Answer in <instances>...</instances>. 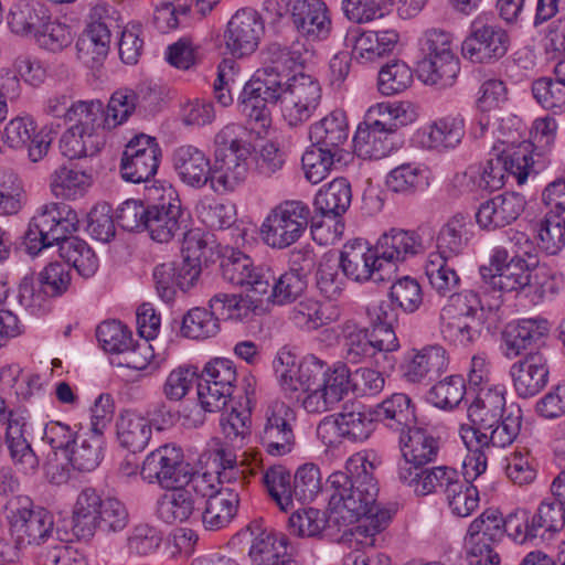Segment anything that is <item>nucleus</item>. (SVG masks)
Masks as SVG:
<instances>
[{
	"label": "nucleus",
	"instance_id": "f257e3e1",
	"mask_svg": "<svg viewBox=\"0 0 565 565\" xmlns=\"http://www.w3.org/2000/svg\"><path fill=\"white\" fill-rule=\"evenodd\" d=\"M280 103L284 119L290 127L309 120L321 103V87L312 76L299 73L291 77L273 71H257L239 95V111L249 129L263 136L271 124L269 104Z\"/></svg>",
	"mask_w": 565,
	"mask_h": 565
},
{
	"label": "nucleus",
	"instance_id": "f03ea898",
	"mask_svg": "<svg viewBox=\"0 0 565 565\" xmlns=\"http://www.w3.org/2000/svg\"><path fill=\"white\" fill-rule=\"evenodd\" d=\"M373 470L374 465L365 456L356 454L347 460L344 470L331 473L327 482L332 509L337 512L345 510L355 520L370 513L379 493Z\"/></svg>",
	"mask_w": 565,
	"mask_h": 565
},
{
	"label": "nucleus",
	"instance_id": "7ed1b4c3",
	"mask_svg": "<svg viewBox=\"0 0 565 565\" xmlns=\"http://www.w3.org/2000/svg\"><path fill=\"white\" fill-rule=\"evenodd\" d=\"M77 213L63 202H50L41 205L31 218L24 234L25 250L38 255L78 230Z\"/></svg>",
	"mask_w": 565,
	"mask_h": 565
},
{
	"label": "nucleus",
	"instance_id": "20e7f679",
	"mask_svg": "<svg viewBox=\"0 0 565 565\" xmlns=\"http://www.w3.org/2000/svg\"><path fill=\"white\" fill-rule=\"evenodd\" d=\"M420 60L417 70L425 84L440 88L451 86L460 71L448 33L440 30H428L419 41Z\"/></svg>",
	"mask_w": 565,
	"mask_h": 565
},
{
	"label": "nucleus",
	"instance_id": "39448f33",
	"mask_svg": "<svg viewBox=\"0 0 565 565\" xmlns=\"http://www.w3.org/2000/svg\"><path fill=\"white\" fill-rule=\"evenodd\" d=\"M376 422L373 407L350 402L342 406L341 412L324 417L318 424L317 435L328 446L342 440L363 443L374 431Z\"/></svg>",
	"mask_w": 565,
	"mask_h": 565
},
{
	"label": "nucleus",
	"instance_id": "423d86ee",
	"mask_svg": "<svg viewBox=\"0 0 565 565\" xmlns=\"http://www.w3.org/2000/svg\"><path fill=\"white\" fill-rule=\"evenodd\" d=\"M483 316L481 301L476 294L466 291L452 295L440 311L441 333L455 344L469 345L480 335Z\"/></svg>",
	"mask_w": 565,
	"mask_h": 565
},
{
	"label": "nucleus",
	"instance_id": "0eeeda50",
	"mask_svg": "<svg viewBox=\"0 0 565 565\" xmlns=\"http://www.w3.org/2000/svg\"><path fill=\"white\" fill-rule=\"evenodd\" d=\"M311 220L308 204L300 200H286L269 211L262 224L260 234L268 246L284 249L301 238Z\"/></svg>",
	"mask_w": 565,
	"mask_h": 565
},
{
	"label": "nucleus",
	"instance_id": "6e6552de",
	"mask_svg": "<svg viewBox=\"0 0 565 565\" xmlns=\"http://www.w3.org/2000/svg\"><path fill=\"white\" fill-rule=\"evenodd\" d=\"M535 262L514 255L509 259V253L503 247L494 248L489 265L479 269L486 290L525 292Z\"/></svg>",
	"mask_w": 565,
	"mask_h": 565
},
{
	"label": "nucleus",
	"instance_id": "1a4fd4ad",
	"mask_svg": "<svg viewBox=\"0 0 565 565\" xmlns=\"http://www.w3.org/2000/svg\"><path fill=\"white\" fill-rule=\"evenodd\" d=\"M146 231L151 239L159 243L183 237L190 231V213L182 207L181 200L171 185L163 189L158 202L149 204Z\"/></svg>",
	"mask_w": 565,
	"mask_h": 565
},
{
	"label": "nucleus",
	"instance_id": "9d476101",
	"mask_svg": "<svg viewBox=\"0 0 565 565\" xmlns=\"http://www.w3.org/2000/svg\"><path fill=\"white\" fill-rule=\"evenodd\" d=\"M339 262L343 276L356 282L382 284L392 280L394 276L393 266L384 264L376 247L369 246L361 238L343 245Z\"/></svg>",
	"mask_w": 565,
	"mask_h": 565
},
{
	"label": "nucleus",
	"instance_id": "9b49d317",
	"mask_svg": "<svg viewBox=\"0 0 565 565\" xmlns=\"http://www.w3.org/2000/svg\"><path fill=\"white\" fill-rule=\"evenodd\" d=\"M237 379L233 361L215 358L207 362L198 379V398L205 412H220L226 405L234 392Z\"/></svg>",
	"mask_w": 565,
	"mask_h": 565
},
{
	"label": "nucleus",
	"instance_id": "f8f14e48",
	"mask_svg": "<svg viewBox=\"0 0 565 565\" xmlns=\"http://www.w3.org/2000/svg\"><path fill=\"white\" fill-rule=\"evenodd\" d=\"M509 42L505 30L479 15L471 22L469 34L461 44V53L472 63L489 64L507 54Z\"/></svg>",
	"mask_w": 565,
	"mask_h": 565
},
{
	"label": "nucleus",
	"instance_id": "ddd939ff",
	"mask_svg": "<svg viewBox=\"0 0 565 565\" xmlns=\"http://www.w3.org/2000/svg\"><path fill=\"white\" fill-rule=\"evenodd\" d=\"M141 475L143 479L156 481L164 489H175L190 480V465L184 461L180 447L167 444L146 457Z\"/></svg>",
	"mask_w": 565,
	"mask_h": 565
},
{
	"label": "nucleus",
	"instance_id": "4468645a",
	"mask_svg": "<svg viewBox=\"0 0 565 565\" xmlns=\"http://www.w3.org/2000/svg\"><path fill=\"white\" fill-rule=\"evenodd\" d=\"M11 533L15 536V551L24 544L47 546L62 535H67L54 524L53 514L43 509H21L11 519Z\"/></svg>",
	"mask_w": 565,
	"mask_h": 565
},
{
	"label": "nucleus",
	"instance_id": "2eb2a0df",
	"mask_svg": "<svg viewBox=\"0 0 565 565\" xmlns=\"http://www.w3.org/2000/svg\"><path fill=\"white\" fill-rule=\"evenodd\" d=\"M161 149L154 137L139 134L125 147L120 161V173L125 181L131 183L147 182L159 168Z\"/></svg>",
	"mask_w": 565,
	"mask_h": 565
},
{
	"label": "nucleus",
	"instance_id": "dca6fc26",
	"mask_svg": "<svg viewBox=\"0 0 565 565\" xmlns=\"http://www.w3.org/2000/svg\"><path fill=\"white\" fill-rule=\"evenodd\" d=\"M296 420L294 409L284 402H275L265 413V424L259 431V443L271 456L291 452L296 437L292 424Z\"/></svg>",
	"mask_w": 565,
	"mask_h": 565
},
{
	"label": "nucleus",
	"instance_id": "f3484780",
	"mask_svg": "<svg viewBox=\"0 0 565 565\" xmlns=\"http://www.w3.org/2000/svg\"><path fill=\"white\" fill-rule=\"evenodd\" d=\"M53 128L43 127L36 131L35 121L31 116H17L3 128L2 142L10 149H28V157L32 162L42 160L53 141Z\"/></svg>",
	"mask_w": 565,
	"mask_h": 565
},
{
	"label": "nucleus",
	"instance_id": "a211bd4d",
	"mask_svg": "<svg viewBox=\"0 0 565 565\" xmlns=\"http://www.w3.org/2000/svg\"><path fill=\"white\" fill-rule=\"evenodd\" d=\"M223 278L234 286L247 287L255 296H264L270 289L273 273L270 269L256 267L253 259L245 253L230 248L221 260Z\"/></svg>",
	"mask_w": 565,
	"mask_h": 565
},
{
	"label": "nucleus",
	"instance_id": "6ab92c4d",
	"mask_svg": "<svg viewBox=\"0 0 565 565\" xmlns=\"http://www.w3.org/2000/svg\"><path fill=\"white\" fill-rule=\"evenodd\" d=\"M395 115L388 122L374 120L358 126L353 136L354 152L363 159L379 160L386 157L394 148V135L406 121L401 119L399 108L394 110Z\"/></svg>",
	"mask_w": 565,
	"mask_h": 565
},
{
	"label": "nucleus",
	"instance_id": "aec40b11",
	"mask_svg": "<svg viewBox=\"0 0 565 565\" xmlns=\"http://www.w3.org/2000/svg\"><path fill=\"white\" fill-rule=\"evenodd\" d=\"M508 408L504 395L488 391L479 395L468 408L470 426L460 427V436L468 449L478 446L481 435L495 426Z\"/></svg>",
	"mask_w": 565,
	"mask_h": 565
},
{
	"label": "nucleus",
	"instance_id": "412c9836",
	"mask_svg": "<svg viewBox=\"0 0 565 565\" xmlns=\"http://www.w3.org/2000/svg\"><path fill=\"white\" fill-rule=\"evenodd\" d=\"M239 535L252 537L248 556L253 565H299L287 552L288 539L263 530L259 521L250 522Z\"/></svg>",
	"mask_w": 565,
	"mask_h": 565
},
{
	"label": "nucleus",
	"instance_id": "4be33fe9",
	"mask_svg": "<svg viewBox=\"0 0 565 565\" xmlns=\"http://www.w3.org/2000/svg\"><path fill=\"white\" fill-rule=\"evenodd\" d=\"M264 30V22L256 10L241 9L227 23L224 33L226 49L236 57L249 55L258 47Z\"/></svg>",
	"mask_w": 565,
	"mask_h": 565
},
{
	"label": "nucleus",
	"instance_id": "5701e85b",
	"mask_svg": "<svg viewBox=\"0 0 565 565\" xmlns=\"http://www.w3.org/2000/svg\"><path fill=\"white\" fill-rule=\"evenodd\" d=\"M548 330V322L543 318L521 319L509 323L502 332L504 355L513 359L522 354L526 356L527 352L539 349L546 351L544 339Z\"/></svg>",
	"mask_w": 565,
	"mask_h": 565
},
{
	"label": "nucleus",
	"instance_id": "b1692460",
	"mask_svg": "<svg viewBox=\"0 0 565 565\" xmlns=\"http://www.w3.org/2000/svg\"><path fill=\"white\" fill-rule=\"evenodd\" d=\"M513 387L519 397L529 398L539 394L547 384L550 375L545 350L530 351L510 369Z\"/></svg>",
	"mask_w": 565,
	"mask_h": 565
},
{
	"label": "nucleus",
	"instance_id": "393cba45",
	"mask_svg": "<svg viewBox=\"0 0 565 565\" xmlns=\"http://www.w3.org/2000/svg\"><path fill=\"white\" fill-rule=\"evenodd\" d=\"M526 201L515 192H505L482 202L476 212L477 224L488 231L510 225L524 211Z\"/></svg>",
	"mask_w": 565,
	"mask_h": 565
},
{
	"label": "nucleus",
	"instance_id": "a878e982",
	"mask_svg": "<svg viewBox=\"0 0 565 565\" xmlns=\"http://www.w3.org/2000/svg\"><path fill=\"white\" fill-rule=\"evenodd\" d=\"M448 364L446 350L438 344L413 349L405 358L403 376L411 383L433 381L446 372Z\"/></svg>",
	"mask_w": 565,
	"mask_h": 565
},
{
	"label": "nucleus",
	"instance_id": "bb28decb",
	"mask_svg": "<svg viewBox=\"0 0 565 565\" xmlns=\"http://www.w3.org/2000/svg\"><path fill=\"white\" fill-rule=\"evenodd\" d=\"M350 128L347 115L341 109H335L310 125L309 139L311 146L342 156L344 146L349 141Z\"/></svg>",
	"mask_w": 565,
	"mask_h": 565
},
{
	"label": "nucleus",
	"instance_id": "cd10ccee",
	"mask_svg": "<svg viewBox=\"0 0 565 565\" xmlns=\"http://www.w3.org/2000/svg\"><path fill=\"white\" fill-rule=\"evenodd\" d=\"M397 475L399 481L412 487L418 495H427L439 489L446 492L459 477L457 470L447 466H398Z\"/></svg>",
	"mask_w": 565,
	"mask_h": 565
},
{
	"label": "nucleus",
	"instance_id": "c85d7f7f",
	"mask_svg": "<svg viewBox=\"0 0 565 565\" xmlns=\"http://www.w3.org/2000/svg\"><path fill=\"white\" fill-rule=\"evenodd\" d=\"M291 18L297 30L310 40H324L331 21L322 0H292Z\"/></svg>",
	"mask_w": 565,
	"mask_h": 565
},
{
	"label": "nucleus",
	"instance_id": "c756f323",
	"mask_svg": "<svg viewBox=\"0 0 565 565\" xmlns=\"http://www.w3.org/2000/svg\"><path fill=\"white\" fill-rule=\"evenodd\" d=\"M173 168L181 181L193 188H202L211 180L212 166L207 156L198 147L183 145L172 157Z\"/></svg>",
	"mask_w": 565,
	"mask_h": 565
},
{
	"label": "nucleus",
	"instance_id": "7c9ffc66",
	"mask_svg": "<svg viewBox=\"0 0 565 565\" xmlns=\"http://www.w3.org/2000/svg\"><path fill=\"white\" fill-rule=\"evenodd\" d=\"M404 462L399 466L422 467L436 460L440 446L439 440L427 429L416 425L399 437Z\"/></svg>",
	"mask_w": 565,
	"mask_h": 565
},
{
	"label": "nucleus",
	"instance_id": "2f4dec72",
	"mask_svg": "<svg viewBox=\"0 0 565 565\" xmlns=\"http://www.w3.org/2000/svg\"><path fill=\"white\" fill-rule=\"evenodd\" d=\"M375 247L381 260L393 266L394 271L396 263H403L424 250L422 238L416 232L395 228L384 233Z\"/></svg>",
	"mask_w": 565,
	"mask_h": 565
},
{
	"label": "nucleus",
	"instance_id": "473e14b6",
	"mask_svg": "<svg viewBox=\"0 0 565 565\" xmlns=\"http://www.w3.org/2000/svg\"><path fill=\"white\" fill-rule=\"evenodd\" d=\"M239 505L237 488L222 487L214 495L204 501L201 514L202 524L207 531H218L226 527L236 516Z\"/></svg>",
	"mask_w": 565,
	"mask_h": 565
},
{
	"label": "nucleus",
	"instance_id": "72a5a7b5",
	"mask_svg": "<svg viewBox=\"0 0 565 565\" xmlns=\"http://www.w3.org/2000/svg\"><path fill=\"white\" fill-rule=\"evenodd\" d=\"M247 172V154H235L233 151L216 152L210 181L216 192H231L244 183Z\"/></svg>",
	"mask_w": 565,
	"mask_h": 565
},
{
	"label": "nucleus",
	"instance_id": "f704fd0d",
	"mask_svg": "<svg viewBox=\"0 0 565 565\" xmlns=\"http://www.w3.org/2000/svg\"><path fill=\"white\" fill-rule=\"evenodd\" d=\"M51 19L50 10L35 0H20L14 3L8 14L10 30L22 36L35 35Z\"/></svg>",
	"mask_w": 565,
	"mask_h": 565
},
{
	"label": "nucleus",
	"instance_id": "c9c22d12",
	"mask_svg": "<svg viewBox=\"0 0 565 565\" xmlns=\"http://www.w3.org/2000/svg\"><path fill=\"white\" fill-rule=\"evenodd\" d=\"M376 420L403 434L416 425L415 406L403 393H395L373 407Z\"/></svg>",
	"mask_w": 565,
	"mask_h": 565
},
{
	"label": "nucleus",
	"instance_id": "e433bc0d",
	"mask_svg": "<svg viewBox=\"0 0 565 565\" xmlns=\"http://www.w3.org/2000/svg\"><path fill=\"white\" fill-rule=\"evenodd\" d=\"M103 500L93 488H85L78 494L72 515V531L77 539L88 540L94 536Z\"/></svg>",
	"mask_w": 565,
	"mask_h": 565
},
{
	"label": "nucleus",
	"instance_id": "4c0bfd02",
	"mask_svg": "<svg viewBox=\"0 0 565 565\" xmlns=\"http://www.w3.org/2000/svg\"><path fill=\"white\" fill-rule=\"evenodd\" d=\"M110 39L105 26L87 24L76 42L77 58L89 68L100 66L108 55Z\"/></svg>",
	"mask_w": 565,
	"mask_h": 565
},
{
	"label": "nucleus",
	"instance_id": "58836bf2",
	"mask_svg": "<svg viewBox=\"0 0 565 565\" xmlns=\"http://www.w3.org/2000/svg\"><path fill=\"white\" fill-rule=\"evenodd\" d=\"M342 356L344 364H359L367 358H375L367 328L359 326L353 320H347L341 326Z\"/></svg>",
	"mask_w": 565,
	"mask_h": 565
},
{
	"label": "nucleus",
	"instance_id": "ea45409f",
	"mask_svg": "<svg viewBox=\"0 0 565 565\" xmlns=\"http://www.w3.org/2000/svg\"><path fill=\"white\" fill-rule=\"evenodd\" d=\"M116 431L120 446L137 452L143 450L149 444L152 427L147 418L125 412L117 419Z\"/></svg>",
	"mask_w": 565,
	"mask_h": 565
},
{
	"label": "nucleus",
	"instance_id": "a19ab883",
	"mask_svg": "<svg viewBox=\"0 0 565 565\" xmlns=\"http://www.w3.org/2000/svg\"><path fill=\"white\" fill-rule=\"evenodd\" d=\"M163 494L157 504V515L167 524L184 522L198 509V502L190 489L178 487Z\"/></svg>",
	"mask_w": 565,
	"mask_h": 565
},
{
	"label": "nucleus",
	"instance_id": "79ce46f5",
	"mask_svg": "<svg viewBox=\"0 0 565 565\" xmlns=\"http://www.w3.org/2000/svg\"><path fill=\"white\" fill-rule=\"evenodd\" d=\"M351 199L349 181L344 178H337L319 190L315 198V207L323 216L337 217L347 212Z\"/></svg>",
	"mask_w": 565,
	"mask_h": 565
},
{
	"label": "nucleus",
	"instance_id": "37998d69",
	"mask_svg": "<svg viewBox=\"0 0 565 565\" xmlns=\"http://www.w3.org/2000/svg\"><path fill=\"white\" fill-rule=\"evenodd\" d=\"M103 436L96 428L90 435L79 436L66 458L74 469L83 472L95 470L103 459Z\"/></svg>",
	"mask_w": 565,
	"mask_h": 565
},
{
	"label": "nucleus",
	"instance_id": "c03bdc74",
	"mask_svg": "<svg viewBox=\"0 0 565 565\" xmlns=\"http://www.w3.org/2000/svg\"><path fill=\"white\" fill-rule=\"evenodd\" d=\"M522 425V411L519 406L511 405L503 414L500 422L492 426L487 434L481 435L478 446L503 448L511 445L520 434Z\"/></svg>",
	"mask_w": 565,
	"mask_h": 565
},
{
	"label": "nucleus",
	"instance_id": "a18cd8bd",
	"mask_svg": "<svg viewBox=\"0 0 565 565\" xmlns=\"http://www.w3.org/2000/svg\"><path fill=\"white\" fill-rule=\"evenodd\" d=\"M262 482L281 511L294 509L292 477L284 466H271L262 473Z\"/></svg>",
	"mask_w": 565,
	"mask_h": 565
},
{
	"label": "nucleus",
	"instance_id": "49530a36",
	"mask_svg": "<svg viewBox=\"0 0 565 565\" xmlns=\"http://www.w3.org/2000/svg\"><path fill=\"white\" fill-rule=\"evenodd\" d=\"M466 234V217L458 213L450 217L440 228L437 239V253L441 258L451 259L463 253L468 245Z\"/></svg>",
	"mask_w": 565,
	"mask_h": 565
},
{
	"label": "nucleus",
	"instance_id": "de8ad7c7",
	"mask_svg": "<svg viewBox=\"0 0 565 565\" xmlns=\"http://www.w3.org/2000/svg\"><path fill=\"white\" fill-rule=\"evenodd\" d=\"M531 518L536 539L550 540L565 525V505L553 498H546Z\"/></svg>",
	"mask_w": 565,
	"mask_h": 565
},
{
	"label": "nucleus",
	"instance_id": "09e8293b",
	"mask_svg": "<svg viewBox=\"0 0 565 565\" xmlns=\"http://www.w3.org/2000/svg\"><path fill=\"white\" fill-rule=\"evenodd\" d=\"M105 110L99 100L77 102L72 104L67 122H74L71 127L78 128L79 132L88 135H104Z\"/></svg>",
	"mask_w": 565,
	"mask_h": 565
},
{
	"label": "nucleus",
	"instance_id": "8fccbe9b",
	"mask_svg": "<svg viewBox=\"0 0 565 565\" xmlns=\"http://www.w3.org/2000/svg\"><path fill=\"white\" fill-rule=\"evenodd\" d=\"M60 256L67 265H73L81 274L89 276L96 268V257L85 241L77 236L66 235L55 242Z\"/></svg>",
	"mask_w": 565,
	"mask_h": 565
},
{
	"label": "nucleus",
	"instance_id": "3c124183",
	"mask_svg": "<svg viewBox=\"0 0 565 565\" xmlns=\"http://www.w3.org/2000/svg\"><path fill=\"white\" fill-rule=\"evenodd\" d=\"M90 184V177L84 171L62 166L51 175V191L56 198L66 200L82 195Z\"/></svg>",
	"mask_w": 565,
	"mask_h": 565
},
{
	"label": "nucleus",
	"instance_id": "603ef678",
	"mask_svg": "<svg viewBox=\"0 0 565 565\" xmlns=\"http://www.w3.org/2000/svg\"><path fill=\"white\" fill-rule=\"evenodd\" d=\"M268 294H264L274 305H288L300 298L308 287V280L299 274L285 271L277 278L273 275Z\"/></svg>",
	"mask_w": 565,
	"mask_h": 565
},
{
	"label": "nucleus",
	"instance_id": "864d4df0",
	"mask_svg": "<svg viewBox=\"0 0 565 565\" xmlns=\"http://www.w3.org/2000/svg\"><path fill=\"white\" fill-rule=\"evenodd\" d=\"M413 83L411 67L401 60L383 65L379 72L377 88L382 95L393 96L405 92Z\"/></svg>",
	"mask_w": 565,
	"mask_h": 565
},
{
	"label": "nucleus",
	"instance_id": "5fc2aeb1",
	"mask_svg": "<svg viewBox=\"0 0 565 565\" xmlns=\"http://www.w3.org/2000/svg\"><path fill=\"white\" fill-rule=\"evenodd\" d=\"M105 143L104 135H84L78 128L70 127L60 140V147L64 156L70 159L83 158L96 154Z\"/></svg>",
	"mask_w": 565,
	"mask_h": 565
},
{
	"label": "nucleus",
	"instance_id": "6e6d98bb",
	"mask_svg": "<svg viewBox=\"0 0 565 565\" xmlns=\"http://www.w3.org/2000/svg\"><path fill=\"white\" fill-rule=\"evenodd\" d=\"M220 331V323L216 316L202 307L190 309L182 319L181 333L189 339H207Z\"/></svg>",
	"mask_w": 565,
	"mask_h": 565
},
{
	"label": "nucleus",
	"instance_id": "4d7b16f0",
	"mask_svg": "<svg viewBox=\"0 0 565 565\" xmlns=\"http://www.w3.org/2000/svg\"><path fill=\"white\" fill-rule=\"evenodd\" d=\"M449 259L441 258L439 255H430L425 267L426 276L431 287L441 296L455 292L460 278L455 268L448 263Z\"/></svg>",
	"mask_w": 565,
	"mask_h": 565
},
{
	"label": "nucleus",
	"instance_id": "13d9d810",
	"mask_svg": "<svg viewBox=\"0 0 565 565\" xmlns=\"http://www.w3.org/2000/svg\"><path fill=\"white\" fill-rule=\"evenodd\" d=\"M273 365L286 396L299 399L300 394L307 392V390L302 379H300V373H297L296 356L287 351L279 352Z\"/></svg>",
	"mask_w": 565,
	"mask_h": 565
},
{
	"label": "nucleus",
	"instance_id": "bf43d9fd",
	"mask_svg": "<svg viewBox=\"0 0 565 565\" xmlns=\"http://www.w3.org/2000/svg\"><path fill=\"white\" fill-rule=\"evenodd\" d=\"M466 393L465 380L461 375H450L430 387L427 401L441 409H452L462 401Z\"/></svg>",
	"mask_w": 565,
	"mask_h": 565
},
{
	"label": "nucleus",
	"instance_id": "052dcab7",
	"mask_svg": "<svg viewBox=\"0 0 565 565\" xmlns=\"http://www.w3.org/2000/svg\"><path fill=\"white\" fill-rule=\"evenodd\" d=\"M465 135V122L461 117H445L429 127V147L434 149L455 148Z\"/></svg>",
	"mask_w": 565,
	"mask_h": 565
},
{
	"label": "nucleus",
	"instance_id": "680f3d73",
	"mask_svg": "<svg viewBox=\"0 0 565 565\" xmlns=\"http://www.w3.org/2000/svg\"><path fill=\"white\" fill-rule=\"evenodd\" d=\"M24 190L19 175L0 169V215H14L22 209Z\"/></svg>",
	"mask_w": 565,
	"mask_h": 565
},
{
	"label": "nucleus",
	"instance_id": "e2e57ef3",
	"mask_svg": "<svg viewBox=\"0 0 565 565\" xmlns=\"http://www.w3.org/2000/svg\"><path fill=\"white\" fill-rule=\"evenodd\" d=\"M64 536L40 550L36 556L38 565H86L84 554L70 545Z\"/></svg>",
	"mask_w": 565,
	"mask_h": 565
},
{
	"label": "nucleus",
	"instance_id": "0e129e2a",
	"mask_svg": "<svg viewBox=\"0 0 565 565\" xmlns=\"http://www.w3.org/2000/svg\"><path fill=\"white\" fill-rule=\"evenodd\" d=\"M536 233L540 247L550 255L557 254L565 245V221L553 211L539 223Z\"/></svg>",
	"mask_w": 565,
	"mask_h": 565
},
{
	"label": "nucleus",
	"instance_id": "69168bd1",
	"mask_svg": "<svg viewBox=\"0 0 565 565\" xmlns=\"http://www.w3.org/2000/svg\"><path fill=\"white\" fill-rule=\"evenodd\" d=\"M341 159L342 156H337L311 146L301 158L306 179L312 184L321 182L328 177L334 162Z\"/></svg>",
	"mask_w": 565,
	"mask_h": 565
},
{
	"label": "nucleus",
	"instance_id": "338daca9",
	"mask_svg": "<svg viewBox=\"0 0 565 565\" xmlns=\"http://www.w3.org/2000/svg\"><path fill=\"white\" fill-rule=\"evenodd\" d=\"M388 297L406 313L415 312L423 302V291L417 279L404 276L394 281L390 288Z\"/></svg>",
	"mask_w": 565,
	"mask_h": 565
},
{
	"label": "nucleus",
	"instance_id": "774afa93",
	"mask_svg": "<svg viewBox=\"0 0 565 565\" xmlns=\"http://www.w3.org/2000/svg\"><path fill=\"white\" fill-rule=\"evenodd\" d=\"M103 349L109 353H124L132 347L131 331L119 321H104L96 329Z\"/></svg>",
	"mask_w": 565,
	"mask_h": 565
}]
</instances>
